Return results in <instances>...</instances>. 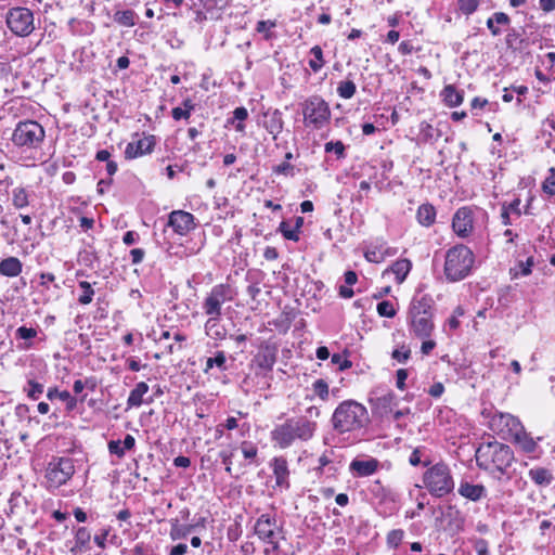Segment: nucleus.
Instances as JSON below:
<instances>
[{"label":"nucleus","instance_id":"1","mask_svg":"<svg viewBox=\"0 0 555 555\" xmlns=\"http://www.w3.org/2000/svg\"><path fill=\"white\" fill-rule=\"evenodd\" d=\"M317 430V423L307 417H292L271 431L272 441L282 449L291 447L295 440L308 441Z\"/></svg>","mask_w":555,"mask_h":555},{"label":"nucleus","instance_id":"2","mask_svg":"<svg viewBox=\"0 0 555 555\" xmlns=\"http://www.w3.org/2000/svg\"><path fill=\"white\" fill-rule=\"evenodd\" d=\"M332 423L334 429L340 434L359 430L369 423L367 410L357 401H343L335 409Z\"/></svg>","mask_w":555,"mask_h":555},{"label":"nucleus","instance_id":"3","mask_svg":"<svg viewBox=\"0 0 555 555\" xmlns=\"http://www.w3.org/2000/svg\"><path fill=\"white\" fill-rule=\"evenodd\" d=\"M475 255L463 244L452 246L446 251L443 272L449 282H459L467 278L474 267Z\"/></svg>","mask_w":555,"mask_h":555},{"label":"nucleus","instance_id":"4","mask_svg":"<svg viewBox=\"0 0 555 555\" xmlns=\"http://www.w3.org/2000/svg\"><path fill=\"white\" fill-rule=\"evenodd\" d=\"M409 315L411 333L421 339L429 338L435 330L431 299L427 296L414 298Z\"/></svg>","mask_w":555,"mask_h":555},{"label":"nucleus","instance_id":"5","mask_svg":"<svg viewBox=\"0 0 555 555\" xmlns=\"http://www.w3.org/2000/svg\"><path fill=\"white\" fill-rule=\"evenodd\" d=\"M476 461L480 467L496 468L501 474L514 461L512 449L498 441L482 443L476 451Z\"/></svg>","mask_w":555,"mask_h":555},{"label":"nucleus","instance_id":"6","mask_svg":"<svg viewBox=\"0 0 555 555\" xmlns=\"http://www.w3.org/2000/svg\"><path fill=\"white\" fill-rule=\"evenodd\" d=\"M46 138L44 128L36 120L20 121L13 130L11 141L23 151L38 150Z\"/></svg>","mask_w":555,"mask_h":555},{"label":"nucleus","instance_id":"7","mask_svg":"<svg viewBox=\"0 0 555 555\" xmlns=\"http://www.w3.org/2000/svg\"><path fill=\"white\" fill-rule=\"evenodd\" d=\"M423 482L428 492L436 498H442L454 489L451 470L443 463H437L429 467L424 473Z\"/></svg>","mask_w":555,"mask_h":555},{"label":"nucleus","instance_id":"8","mask_svg":"<svg viewBox=\"0 0 555 555\" xmlns=\"http://www.w3.org/2000/svg\"><path fill=\"white\" fill-rule=\"evenodd\" d=\"M305 126L314 130L322 129L331 120L328 104L318 95L310 96L302 103Z\"/></svg>","mask_w":555,"mask_h":555},{"label":"nucleus","instance_id":"9","mask_svg":"<svg viewBox=\"0 0 555 555\" xmlns=\"http://www.w3.org/2000/svg\"><path fill=\"white\" fill-rule=\"evenodd\" d=\"M5 24L18 37H28L36 29L33 11L24 7L10 9L5 15Z\"/></svg>","mask_w":555,"mask_h":555},{"label":"nucleus","instance_id":"10","mask_svg":"<svg viewBox=\"0 0 555 555\" xmlns=\"http://www.w3.org/2000/svg\"><path fill=\"white\" fill-rule=\"evenodd\" d=\"M255 533L264 543L271 545L273 551L279 548V540L283 539L282 529L278 525L275 516L262 514L254 527Z\"/></svg>","mask_w":555,"mask_h":555},{"label":"nucleus","instance_id":"11","mask_svg":"<svg viewBox=\"0 0 555 555\" xmlns=\"http://www.w3.org/2000/svg\"><path fill=\"white\" fill-rule=\"evenodd\" d=\"M233 299L230 285L218 284L211 288L203 301V310L209 318H220L222 305Z\"/></svg>","mask_w":555,"mask_h":555},{"label":"nucleus","instance_id":"12","mask_svg":"<svg viewBox=\"0 0 555 555\" xmlns=\"http://www.w3.org/2000/svg\"><path fill=\"white\" fill-rule=\"evenodd\" d=\"M74 473L73 460L69 457H59L51 462L47 468V482L50 488H60L73 477Z\"/></svg>","mask_w":555,"mask_h":555},{"label":"nucleus","instance_id":"13","mask_svg":"<svg viewBox=\"0 0 555 555\" xmlns=\"http://www.w3.org/2000/svg\"><path fill=\"white\" fill-rule=\"evenodd\" d=\"M453 232L461 238L469 236L474 230V216L469 207L459 208L452 218Z\"/></svg>","mask_w":555,"mask_h":555},{"label":"nucleus","instance_id":"14","mask_svg":"<svg viewBox=\"0 0 555 555\" xmlns=\"http://www.w3.org/2000/svg\"><path fill=\"white\" fill-rule=\"evenodd\" d=\"M168 225L179 235H186L195 228V218L191 212L173 210L169 214Z\"/></svg>","mask_w":555,"mask_h":555},{"label":"nucleus","instance_id":"15","mask_svg":"<svg viewBox=\"0 0 555 555\" xmlns=\"http://www.w3.org/2000/svg\"><path fill=\"white\" fill-rule=\"evenodd\" d=\"M155 146L154 135H144L143 138L127 144L125 150L126 158L133 159L153 151Z\"/></svg>","mask_w":555,"mask_h":555},{"label":"nucleus","instance_id":"16","mask_svg":"<svg viewBox=\"0 0 555 555\" xmlns=\"http://www.w3.org/2000/svg\"><path fill=\"white\" fill-rule=\"evenodd\" d=\"M378 467L379 462L374 457H357L349 464V470L356 477H369L375 474Z\"/></svg>","mask_w":555,"mask_h":555},{"label":"nucleus","instance_id":"17","mask_svg":"<svg viewBox=\"0 0 555 555\" xmlns=\"http://www.w3.org/2000/svg\"><path fill=\"white\" fill-rule=\"evenodd\" d=\"M278 349L272 345H263L259 348L254 362L260 370L271 371L276 362Z\"/></svg>","mask_w":555,"mask_h":555},{"label":"nucleus","instance_id":"18","mask_svg":"<svg viewBox=\"0 0 555 555\" xmlns=\"http://www.w3.org/2000/svg\"><path fill=\"white\" fill-rule=\"evenodd\" d=\"M397 406L396 396L386 393L372 402L373 412L382 418H390L393 408Z\"/></svg>","mask_w":555,"mask_h":555},{"label":"nucleus","instance_id":"19","mask_svg":"<svg viewBox=\"0 0 555 555\" xmlns=\"http://www.w3.org/2000/svg\"><path fill=\"white\" fill-rule=\"evenodd\" d=\"M272 469L275 478V485L282 489L289 488V470L287 466V461L284 457H275L272 461Z\"/></svg>","mask_w":555,"mask_h":555},{"label":"nucleus","instance_id":"20","mask_svg":"<svg viewBox=\"0 0 555 555\" xmlns=\"http://www.w3.org/2000/svg\"><path fill=\"white\" fill-rule=\"evenodd\" d=\"M459 494L469 501L477 502L486 496L487 490L482 485L461 481L459 486Z\"/></svg>","mask_w":555,"mask_h":555},{"label":"nucleus","instance_id":"21","mask_svg":"<svg viewBox=\"0 0 555 555\" xmlns=\"http://www.w3.org/2000/svg\"><path fill=\"white\" fill-rule=\"evenodd\" d=\"M283 117L282 113L279 109H274L272 112H267L264 114L263 126L266 130L273 135V139H276L278 135L283 130Z\"/></svg>","mask_w":555,"mask_h":555},{"label":"nucleus","instance_id":"22","mask_svg":"<svg viewBox=\"0 0 555 555\" xmlns=\"http://www.w3.org/2000/svg\"><path fill=\"white\" fill-rule=\"evenodd\" d=\"M440 96L447 106L456 107L464 101V91L456 89L453 85H447L442 89Z\"/></svg>","mask_w":555,"mask_h":555},{"label":"nucleus","instance_id":"23","mask_svg":"<svg viewBox=\"0 0 555 555\" xmlns=\"http://www.w3.org/2000/svg\"><path fill=\"white\" fill-rule=\"evenodd\" d=\"M206 335L214 340H223L227 328L220 323V318H208L204 325Z\"/></svg>","mask_w":555,"mask_h":555},{"label":"nucleus","instance_id":"24","mask_svg":"<svg viewBox=\"0 0 555 555\" xmlns=\"http://www.w3.org/2000/svg\"><path fill=\"white\" fill-rule=\"evenodd\" d=\"M149 385L145 382L138 383L130 391L127 399L128 408H139L144 402L143 397L149 392Z\"/></svg>","mask_w":555,"mask_h":555},{"label":"nucleus","instance_id":"25","mask_svg":"<svg viewBox=\"0 0 555 555\" xmlns=\"http://www.w3.org/2000/svg\"><path fill=\"white\" fill-rule=\"evenodd\" d=\"M38 335V331L34 327L20 326L15 331L16 339H22L24 343L20 344L17 347L21 350H28L33 347V339Z\"/></svg>","mask_w":555,"mask_h":555},{"label":"nucleus","instance_id":"26","mask_svg":"<svg viewBox=\"0 0 555 555\" xmlns=\"http://www.w3.org/2000/svg\"><path fill=\"white\" fill-rule=\"evenodd\" d=\"M22 262L16 257H8L0 262V273L5 276H17L22 272Z\"/></svg>","mask_w":555,"mask_h":555},{"label":"nucleus","instance_id":"27","mask_svg":"<svg viewBox=\"0 0 555 555\" xmlns=\"http://www.w3.org/2000/svg\"><path fill=\"white\" fill-rule=\"evenodd\" d=\"M416 219L423 227H430L436 220V209L430 204H423L418 207Z\"/></svg>","mask_w":555,"mask_h":555},{"label":"nucleus","instance_id":"28","mask_svg":"<svg viewBox=\"0 0 555 555\" xmlns=\"http://www.w3.org/2000/svg\"><path fill=\"white\" fill-rule=\"evenodd\" d=\"M411 268L412 263L409 259H399L386 272H391L397 283L401 284L411 271Z\"/></svg>","mask_w":555,"mask_h":555},{"label":"nucleus","instance_id":"29","mask_svg":"<svg viewBox=\"0 0 555 555\" xmlns=\"http://www.w3.org/2000/svg\"><path fill=\"white\" fill-rule=\"evenodd\" d=\"M529 475V478L537 485V486H540V487H546V486H550L551 482L553 481V476L552 474L550 473L548 469L546 468H543V467H534V468H531L528 473Z\"/></svg>","mask_w":555,"mask_h":555},{"label":"nucleus","instance_id":"30","mask_svg":"<svg viewBox=\"0 0 555 555\" xmlns=\"http://www.w3.org/2000/svg\"><path fill=\"white\" fill-rule=\"evenodd\" d=\"M29 192L23 188L17 186L12 190V205L16 209H23L26 208L29 205Z\"/></svg>","mask_w":555,"mask_h":555},{"label":"nucleus","instance_id":"31","mask_svg":"<svg viewBox=\"0 0 555 555\" xmlns=\"http://www.w3.org/2000/svg\"><path fill=\"white\" fill-rule=\"evenodd\" d=\"M137 14L132 10L117 11L114 14V21L125 27H132L137 24Z\"/></svg>","mask_w":555,"mask_h":555},{"label":"nucleus","instance_id":"32","mask_svg":"<svg viewBox=\"0 0 555 555\" xmlns=\"http://www.w3.org/2000/svg\"><path fill=\"white\" fill-rule=\"evenodd\" d=\"M533 266V258L529 257L525 262L519 261L515 267L511 268L509 274L511 278L518 279L519 276H527L531 273V268Z\"/></svg>","mask_w":555,"mask_h":555},{"label":"nucleus","instance_id":"33","mask_svg":"<svg viewBox=\"0 0 555 555\" xmlns=\"http://www.w3.org/2000/svg\"><path fill=\"white\" fill-rule=\"evenodd\" d=\"M47 397L49 400H53L55 398H59L60 400L67 403V409L72 410L76 406V399L70 396V393L66 390L59 391L57 388H50L47 392Z\"/></svg>","mask_w":555,"mask_h":555},{"label":"nucleus","instance_id":"34","mask_svg":"<svg viewBox=\"0 0 555 555\" xmlns=\"http://www.w3.org/2000/svg\"><path fill=\"white\" fill-rule=\"evenodd\" d=\"M310 54L313 57L309 61V66L314 73H318L324 66L325 63L323 59V51L321 47L314 46L311 48Z\"/></svg>","mask_w":555,"mask_h":555},{"label":"nucleus","instance_id":"35","mask_svg":"<svg viewBox=\"0 0 555 555\" xmlns=\"http://www.w3.org/2000/svg\"><path fill=\"white\" fill-rule=\"evenodd\" d=\"M78 286L81 289V294L78 297V302L80 305H89L92 301L94 295V291L91 284L87 281H80Z\"/></svg>","mask_w":555,"mask_h":555},{"label":"nucleus","instance_id":"36","mask_svg":"<svg viewBox=\"0 0 555 555\" xmlns=\"http://www.w3.org/2000/svg\"><path fill=\"white\" fill-rule=\"evenodd\" d=\"M356 91V83L351 80H343L338 83L337 93L343 99H351Z\"/></svg>","mask_w":555,"mask_h":555},{"label":"nucleus","instance_id":"37","mask_svg":"<svg viewBox=\"0 0 555 555\" xmlns=\"http://www.w3.org/2000/svg\"><path fill=\"white\" fill-rule=\"evenodd\" d=\"M313 392L323 401H326L328 399L330 389L328 384L322 379L319 378L312 384Z\"/></svg>","mask_w":555,"mask_h":555},{"label":"nucleus","instance_id":"38","mask_svg":"<svg viewBox=\"0 0 555 555\" xmlns=\"http://www.w3.org/2000/svg\"><path fill=\"white\" fill-rule=\"evenodd\" d=\"M279 231L283 234V236L286 238V240H289V241H293V242H298L299 241V235L297 234V231L296 229H294L289 222L287 221H282L279 225Z\"/></svg>","mask_w":555,"mask_h":555},{"label":"nucleus","instance_id":"39","mask_svg":"<svg viewBox=\"0 0 555 555\" xmlns=\"http://www.w3.org/2000/svg\"><path fill=\"white\" fill-rule=\"evenodd\" d=\"M324 150L326 153H335L338 159L345 157V144L341 141H330L325 143Z\"/></svg>","mask_w":555,"mask_h":555},{"label":"nucleus","instance_id":"40","mask_svg":"<svg viewBox=\"0 0 555 555\" xmlns=\"http://www.w3.org/2000/svg\"><path fill=\"white\" fill-rule=\"evenodd\" d=\"M376 309L380 317L393 318L397 313L393 304L389 300L378 302Z\"/></svg>","mask_w":555,"mask_h":555},{"label":"nucleus","instance_id":"41","mask_svg":"<svg viewBox=\"0 0 555 555\" xmlns=\"http://www.w3.org/2000/svg\"><path fill=\"white\" fill-rule=\"evenodd\" d=\"M404 531L402 529H393L387 534V544L389 547L397 548L403 541Z\"/></svg>","mask_w":555,"mask_h":555},{"label":"nucleus","instance_id":"42","mask_svg":"<svg viewBox=\"0 0 555 555\" xmlns=\"http://www.w3.org/2000/svg\"><path fill=\"white\" fill-rule=\"evenodd\" d=\"M480 0H457L460 11L469 16L477 11Z\"/></svg>","mask_w":555,"mask_h":555},{"label":"nucleus","instance_id":"43","mask_svg":"<svg viewBox=\"0 0 555 555\" xmlns=\"http://www.w3.org/2000/svg\"><path fill=\"white\" fill-rule=\"evenodd\" d=\"M246 460L254 461L258 454V448L250 441H243L240 447Z\"/></svg>","mask_w":555,"mask_h":555},{"label":"nucleus","instance_id":"44","mask_svg":"<svg viewBox=\"0 0 555 555\" xmlns=\"http://www.w3.org/2000/svg\"><path fill=\"white\" fill-rule=\"evenodd\" d=\"M274 27H276L275 21H259L257 23L256 30L260 34H264V39L269 40L272 37L270 30Z\"/></svg>","mask_w":555,"mask_h":555},{"label":"nucleus","instance_id":"45","mask_svg":"<svg viewBox=\"0 0 555 555\" xmlns=\"http://www.w3.org/2000/svg\"><path fill=\"white\" fill-rule=\"evenodd\" d=\"M91 540V534L85 527L77 529L75 533V541L78 547H85Z\"/></svg>","mask_w":555,"mask_h":555},{"label":"nucleus","instance_id":"46","mask_svg":"<svg viewBox=\"0 0 555 555\" xmlns=\"http://www.w3.org/2000/svg\"><path fill=\"white\" fill-rule=\"evenodd\" d=\"M26 391H27V396L30 399L37 400L43 393V385L40 383H37L33 379H29L28 388L26 389Z\"/></svg>","mask_w":555,"mask_h":555},{"label":"nucleus","instance_id":"47","mask_svg":"<svg viewBox=\"0 0 555 555\" xmlns=\"http://www.w3.org/2000/svg\"><path fill=\"white\" fill-rule=\"evenodd\" d=\"M224 364H225L224 352L219 351V352H217V354L214 358H208L207 359L205 371L210 370L215 365L218 366L219 369H224Z\"/></svg>","mask_w":555,"mask_h":555},{"label":"nucleus","instance_id":"48","mask_svg":"<svg viewBox=\"0 0 555 555\" xmlns=\"http://www.w3.org/2000/svg\"><path fill=\"white\" fill-rule=\"evenodd\" d=\"M517 441L522 448L524 451L531 453L537 449V442L531 438L524 434L522 437H517Z\"/></svg>","mask_w":555,"mask_h":555},{"label":"nucleus","instance_id":"49","mask_svg":"<svg viewBox=\"0 0 555 555\" xmlns=\"http://www.w3.org/2000/svg\"><path fill=\"white\" fill-rule=\"evenodd\" d=\"M543 191L550 195H555V169H550V175L543 182Z\"/></svg>","mask_w":555,"mask_h":555},{"label":"nucleus","instance_id":"50","mask_svg":"<svg viewBox=\"0 0 555 555\" xmlns=\"http://www.w3.org/2000/svg\"><path fill=\"white\" fill-rule=\"evenodd\" d=\"M410 356H411V350L405 346H402L399 349H395L391 353L392 359L400 363L406 362L409 360Z\"/></svg>","mask_w":555,"mask_h":555},{"label":"nucleus","instance_id":"51","mask_svg":"<svg viewBox=\"0 0 555 555\" xmlns=\"http://www.w3.org/2000/svg\"><path fill=\"white\" fill-rule=\"evenodd\" d=\"M191 529V526H175L170 531V538L172 540L185 538L190 533Z\"/></svg>","mask_w":555,"mask_h":555},{"label":"nucleus","instance_id":"52","mask_svg":"<svg viewBox=\"0 0 555 555\" xmlns=\"http://www.w3.org/2000/svg\"><path fill=\"white\" fill-rule=\"evenodd\" d=\"M233 454H234V450H222L219 452V457L221 459L223 465H224V468H225V472L231 474L232 472V457H233Z\"/></svg>","mask_w":555,"mask_h":555},{"label":"nucleus","instance_id":"53","mask_svg":"<svg viewBox=\"0 0 555 555\" xmlns=\"http://www.w3.org/2000/svg\"><path fill=\"white\" fill-rule=\"evenodd\" d=\"M331 362L337 365L339 371H344L351 366V362L339 353H334L331 358Z\"/></svg>","mask_w":555,"mask_h":555},{"label":"nucleus","instance_id":"54","mask_svg":"<svg viewBox=\"0 0 555 555\" xmlns=\"http://www.w3.org/2000/svg\"><path fill=\"white\" fill-rule=\"evenodd\" d=\"M108 450L112 454L122 457L126 453V449L120 440H112L108 442Z\"/></svg>","mask_w":555,"mask_h":555},{"label":"nucleus","instance_id":"55","mask_svg":"<svg viewBox=\"0 0 555 555\" xmlns=\"http://www.w3.org/2000/svg\"><path fill=\"white\" fill-rule=\"evenodd\" d=\"M294 166L289 162H283L282 164L273 168V172L283 176H293Z\"/></svg>","mask_w":555,"mask_h":555},{"label":"nucleus","instance_id":"56","mask_svg":"<svg viewBox=\"0 0 555 555\" xmlns=\"http://www.w3.org/2000/svg\"><path fill=\"white\" fill-rule=\"evenodd\" d=\"M496 25L507 26L511 23L509 16L504 12H495L491 17H489Z\"/></svg>","mask_w":555,"mask_h":555},{"label":"nucleus","instance_id":"57","mask_svg":"<svg viewBox=\"0 0 555 555\" xmlns=\"http://www.w3.org/2000/svg\"><path fill=\"white\" fill-rule=\"evenodd\" d=\"M474 550L477 553V555H488V542L483 539L474 540Z\"/></svg>","mask_w":555,"mask_h":555},{"label":"nucleus","instance_id":"58","mask_svg":"<svg viewBox=\"0 0 555 555\" xmlns=\"http://www.w3.org/2000/svg\"><path fill=\"white\" fill-rule=\"evenodd\" d=\"M500 421L504 422L505 425L511 429H515L519 426V422L516 417L511 414H500Z\"/></svg>","mask_w":555,"mask_h":555},{"label":"nucleus","instance_id":"59","mask_svg":"<svg viewBox=\"0 0 555 555\" xmlns=\"http://www.w3.org/2000/svg\"><path fill=\"white\" fill-rule=\"evenodd\" d=\"M109 533V529H103V531L100 533V534H96L94 537V542L95 544L101 547V548H105L106 547V539H107V535Z\"/></svg>","mask_w":555,"mask_h":555},{"label":"nucleus","instance_id":"60","mask_svg":"<svg viewBox=\"0 0 555 555\" xmlns=\"http://www.w3.org/2000/svg\"><path fill=\"white\" fill-rule=\"evenodd\" d=\"M436 347V341L429 338H425L422 346L421 351L424 356H428Z\"/></svg>","mask_w":555,"mask_h":555},{"label":"nucleus","instance_id":"61","mask_svg":"<svg viewBox=\"0 0 555 555\" xmlns=\"http://www.w3.org/2000/svg\"><path fill=\"white\" fill-rule=\"evenodd\" d=\"M144 250L141 248H133L130 250L131 262L133 264L140 263L144 258Z\"/></svg>","mask_w":555,"mask_h":555},{"label":"nucleus","instance_id":"62","mask_svg":"<svg viewBox=\"0 0 555 555\" xmlns=\"http://www.w3.org/2000/svg\"><path fill=\"white\" fill-rule=\"evenodd\" d=\"M364 257L370 262H379L382 260V254L376 249L366 250Z\"/></svg>","mask_w":555,"mask_h":555},{"label":"nucleus","instance_id":"63","mask_svg":"<svg viewBox=\"0 0 555 555\" xmlns=\"http://www.w3.org/2000/svg\"><path fill=\"white\" fill-rule=\"evenodd\" d=\"M172 114V118L175 120H180V119H188L191 115L189 114V111L188 109H184L182 107H175L171 112Z\"/></svg>","mask_w":555,"mask_h":555},{"label":"nucleus","instance_id":"64","mask_svg":"<svg viewBox=\"0 0 555 555\" xmlns=\"http://www.w3.org/2000/svg\"><path fill=\"white\" fill-rule=\"evenodd\" d=\"M444 391V386L441 383H435L430 386L428 393L431 397L439 398Z\"/></svg>","mask_w":555,"mask_h":555}]
</instances>
